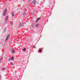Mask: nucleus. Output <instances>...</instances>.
Here are the masks:
<instances>
[{
	"mask_svg": "<svg viewBox=\"0 0 80 80\" xmlns=\"http://www.w3.org/2000/svg\"><path fill=\"white\" fill-rule=\"evenodd\" d=\"M1 59H2V58H1Z\"/></svg>",
	"mask_w": 80,
	"mask_h": 80,
	"instance_id": "aec40b11",
	"label": "nucleus"
},
{
	"mask_svg": "<svg viewBox=\"0 0 80 80\" xmlns=\"http://www.w3.org/2000/svg\"><path fill=\"white\" fill-rule=\"evenodd\" d=\"M33 48H35L36 47L35 46H34Z\"/></svg>",
	"mask_w": 80,
	"mask_h": 80,
	"instance_id": "a211bd4d",
	"label": "nucleus"
},
{
	"mask_svg": "<svg viewBox=\"0 0 80 80\" xmlns=\"http://www.w3.org/2000/svg\"><path fill=\"white\" fill-rule=\"evenodd\" d=\"M38 24H37L36 26V27H38Z\"/></svg>",
	"mask_w": 80,
	"mask_h": 80,
	"instance_id": "dca6fc26",
	"label": "nucleus"
},
{
	"mask_svg": "<svg viewBox=\"0 0 80 80\" xmlns=\"http://www.w3.org/2000/svg\"><path fill=\"white\" fill-rule=\"evenodd\" d=\"M1 77V75H0V78Z\"/></svg>",
	"mask_w": 80,
	"mask_h": 80,
	"instance_id": "6ab92c4d",
	"label": "nucleus"
},
{
	"mask_svg": "<svg viewBox=\"0 0 80 80\" xmlns=\"http://www.w3.org/2000/svg\"><path fill=\"white\" fill-rule=\"evenodd\" d=\"M22 13V15H25V12H23Z\"/></svg>",
	"mask_w": 80,
	"mask_h": 80,
	"instance_id": "1a4fd4ad",
	"label": "nucleus"
},
{
	"mask_svg": "<svg viewBox=\"0 0 80 80\" xmlns=\"http://www.w3.org/2000/svg\"><path fill=\"white\" fill-rule=\"evenodd\" d=\"M9 38H10V35H8L5 39V41H7V40H8Z\"/></svg>",
	"mask_w": 80,
	"mask_h": 80,
	"instance_id": "f257e3e1",
	"label": "nucleus"
},
{
	"mask_svg": "<svg viewBox=\"0 0 80 80\" xmlns=\"http://www.w3.org/2000/svg\"><path fill=\"white\" fill-rule=\"evenodd\" d=\"M22 51H26V48H24L23 49H22Z\"/></svg>",
	"mask_w": 80,
	"mask_h": 80,
	"instance_id": "423d86ee",
	"label": "nucleus"
},
{
	"mask_svg": "<svg viewBox=\"0 0 80 80\" xmlns=\"http://www.w3.org/2000/svg\"><path fill=\"white\" fill-rule=\"evenodd\" d=\"M12 16H13V17L14 16V13L12 12Z\"/></svg>",
	"mask_w": 80,
	"mask_h": 80,
	"instance_id": "f8f14e48",
	"label": "nucleus"
},
{
	"mask_svg": "<svg viewBox=\"0 0 80 80\" xmlns=\"http://www.w3.org/2000/svg\"><path fill=\"white\" fill-rule=\"evenodd\" d=\"M42 49H40L39 50V52H40V53H41V52H42Z\"/></svg>",
	"mask_w": 80,
	"mask_h": 80,
	"instance_id": "6e6552de",
	"label": "nucleus"
},
{
	"mask_svg": "<svg viewBox=\"0 0 80 80\" xmlns=\"http://www.w3.org/2000/svg\"><path fill=\"white\" fill-rule=\"evenodd\" d=\"M14 52H15V50H13V49H12V53H13Z\"/></svg>",
	"mask_w": 80,
	"mask_h": 80,
	"instance_id": "20e7f679",
	"label": "nucleus"
},
{
	"mask_svg": "<svg viewBox=\"0 0 80 80\" xmlns=\"http://www.w3.org/2000/svg\"><path fill=\"white\" fill-rule=\"evenodd\" d=\"M10 23L11 25H13V22H12V21Z\"/></svg>",
	"mask_w": 80,
	"mask_h": 80,
	"instance_id": "4468645a",
	"label": "nucleus"
},
{
	"mask_svg": "<svg viewBox=\"0 0 80 80\" xmlns=\"http://www.w3.org/2000/svg\"><path fill=\"white\" fill-rule=\"evenodd\" d=\"M40 18H38L37 19V20H36L37 22L38 21V20H40Z\"/></svg>",
	"mask_w": 80,
	"mask_h": 80,
	"instance_id": "39448f33",
	"label": "nucleus"
},
{
	"mask_svg": "<svg viewBox=\"0 0 80 80\" xmlns=\"http://www.w3.org/2000/svg\"><path fill=\"white\" fill-rule=\"evenodd\" d=\"M19 25L21 26L23 25V23H20Z\"/></svg>",
	"mask_w": 80,
	"mask_h": 80,
	"instance_id": "9b49d317",
	"label": "nucleus"
},
{
	"mask_svg": "<svg viewBox=\"0 0 80 80\" xmlns=\"http://www.w3.org/2000/svg\"><path fill=\"white\" fill-rule=\"evenodd\" d=\"M7 11V9H5V11H4V13H5Z\"/></svg>",
	"mask_w": 80,
	"mask_h": 80,
	"instance_id": "9d476101",
	"label": "nucleus"
},
{
	"mask_svg": "<svg viewBox=\"0 0 80 80\" xmlns=\"http://www.w3.org/2000/svg\"><path fill=\"white\" fill-rule=\"evenodd\" d=\"M7 19H8V16H7L6 17V20H7Z\"/></svg>",
	"mask_w": 80,
	"mask_h": 80,
	"instance_id": "2eb2a0df",
	"label": "nucleus"
},
{
	"mask_svg": "<svg viewBox=\"0 0 80 80\" xmlns=\"http://www.w3.org/2000/svg\"><path fill=\"white\" fill-rule=\"evenodd\" d=\"M36 2H37L35 0H34L32 2V3H33V4H34V5H35V4H36Z\"/></svg>",
	"mask_w": 80,
	"mask_h": 80,
	"instance_id": "7ed1b4c3",
	"label": "nucleus"
},
{
	"mask_svg": "<svg viewBox=\"0 0 80 80\" xmlns=\"http://www.w3.org/2000/svg\"><path fill=\"white\" fill-rule=\"evenodd\" d=\"M11 65H13L14 64L13 63H11Z\"/></svg>",
	"mask_w": 80,
	"mask_h": 80,
	"instance_id": "f3484780",
	"label": "nucleus"
},
{
	"mask_svg": "<svg viewBox=\"0 0 80 80\" xmlns=\"http://www.w3.org/2000/svg\"><path fill=\"white\" fill-rule=\"evenodd\" d=\"M5 68H2V70H5Z\"/></svg>",
	"mask_w": 80,
	"mask_h": 80,
	"instance_id": "ddd939ff",
	"label": "nucleus"
},
{
	"mask_svg": "<svg viewBox=\"0 0 80 80\" xmlns=\"http://www.w3.org/2000/svg\"><path fill=\"white\" fill-rule=\"evenodd\" d=\"M3 16H5V15H6V14H5V12H4L3 13Z\"/></svg>",
	"mask_w": 80,
	"mask_h": 80,
	"instance_id": "0eeeda50",
	"label": "nucleus"
},
{
	"mask_svg": "<svg viewBox=\"0 0 80 80\" xmlns=\"http://www.w3.org/2000/svg\"><path fill=\"white\" fill-rule=\"evenodd\" d=\"M14 59V58L12 57V58L9 59V61H11V60H13Z\"/></svg>",
	"mask_w": 80,
	"mask_h": 80,
	"instance_id": "f03ea898",
	"label": "nucleus"
}]
</instances>
